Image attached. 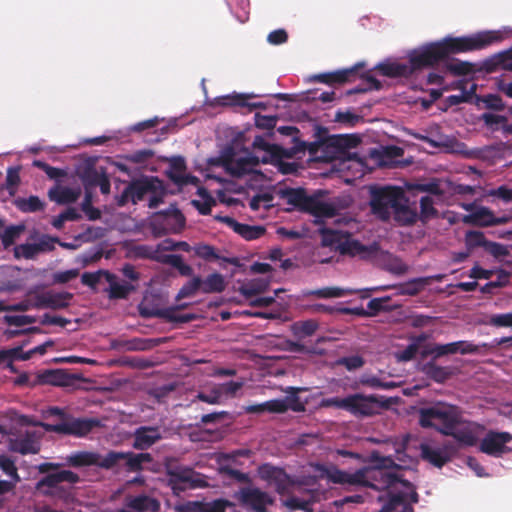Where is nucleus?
Segmentation results:
<instances>
[{
    "instance_id": "nucleus-44",
    "label": "nucleus",
    "mask_w": 512,
    "mask_h": 512,
    "mask_svg": "<svg viewBox=\"0 0 512 512\" xmlns=\"http://www.w3.org/2000/svg\"><path fill=\"white\" fill-rule=\"evenodd\" d=\"M314 501V495L312 493H309L307 499H299L296 497H292L288 500H286L285 504L289 508L292 509H301L305 511L310 510V505Z\"/></svg>"
},
{
    "instance_id": "nucleus-49",
    "label": "nucleus",
    "mask_w": 512,
    "mask_h": 512,
    "mask_svg": "<svg viewBox=\"0 0 512 512\" xmlns=\"http://www.w3.org/2000/svg\"><path fill=\"white\" fill-rule=\"evenodd\" d=\"M455 354H473L478 352V346L469 341L454 342Z\"/></svg>"
},
{
    "instance_id": "nucleus-5",
    "label": "nucleus",
    "mask_w": 512,
    "mask_h": 512,
    "mask_svg": "<svg viewBox=\"0 0 512 512\" xmlns=\"http://www.w3.org/2000/svg\"><path fill=\"white\" fill-rule=\"evenodd\" d=\"M360 228V224L353 219H338L335 228L322 229V244L341 254L368 258L373 254L374 247H367L353 237Z\"/></svg>"
},
{
    "instance_id": "nucleus-28",
    "label": "nucleus",
    "mask_w": 512,
    "mask_h": 512,
    "mask_svg": "<svg viewBox=\"0 0 512 512\" xmlns=\"http://www.w3.org/2000/svg\"><path fill=\"white\" fill-rule=\"evenodd\" d=\"M483 121L493 131H502L505 134L512 133V124L508 123V119L504 115L493 112L483 114Z\"/></svg>"
},
{
    "instance_id": "nucleus-12",
    "label": "nucleus",
    "mask_w": 512,
    "mask_h": 512,
    "mask_svg": "<svg viewBox=\"0 0 512 512\" xmlns=\"http://www.w3.org/2000/svg\"><path fill=\"white\" fill-rule=\"evenodd\" d=\"M40 436L41 433L35 428L20 431L18 434H14L9 438V449L21 454H35L40 449Z\"/></svg>"
},
{
    "instance_id": "nucleus-10",
    "label": "nucleus",
    "mask_w": 512,
    "mask_h": 512,
    "mask_svg": "<svg viewBox=\"0 0 512 512\" xmlns=\"http://www.w3.org/2000/svg\"><path fill=\"white\" fill-rule=\"evenodd\" d=\"M236 498L249 512H265L267 507L274 503L272 495L254 486L240 489L236 494Z\"/></svg>"
},
{
    "instance_id": "nucleus-45",
    "label": "nucleus",
    "mask_w": 512,
    "mask_h": 512,
    "mask_svg": "<svg viewBox=\"0 0 512 512\" xmlns=\"http://www.w3.org/2000/svg\"><path fill=\"white\" fill-rule=\"evenodd\" d=\"M425 372L430 378L434 379L437 382L445 381L450 375V372L448 371L447 368L435 365H428L425 368Z\"/></svg>"
},
{
    "instance_id": "nucleus-25",
    "label": "nucleus",
    "mask_w": 512,
    "mask_h": 512,
    "mask_svg": "<svg viewBox=\"0 0 512 512\" xmlns=\"http://www.w3.org/2000/svg\"><path fill=\"white\" fill-rule=\"evenodd\" d=\"M282 198L284 201L289 204L290 209H299L303 211H307L308 208H311L312 203L307 198L306 193L301 189H291L283 192Z\"/></svg>"
},
{
    "instance_id": "nucleus-8",
    "label": "nucleus",
    "mask_w": 512,
    "mask_h": 512,
    "mask_svg": "<svg viewBox=\"0 0 512 512\" xmlns=\"http://www.w3.org/2000/svg\"><path fill=\"white\" fill-rule=\"evenodd\" d=\"M333 169L346 183L362 178L368 171V165L356 153L342 152L334 161Z\"/></svg>"
},
{
    "instance_id": "nucleus-57",
    "label": "nucleus",
    "mask_w": 512,
    "mask_h": 512,
    "mask_svg": "<svg viewBox=\"0 0 512 512\" xmlns=\"http://www.w3.org/2000/svg\"><path fill=\"white\" fill-rule=\"evenodd\" d=\"M276 124L275 117L259 116L256 119V125L261 128L272 129Z\"/></svg>"
},
{
    "instance_id": "nucleus-7",
    "label": "nucleus",
    "mask_w": 512,
    "mask_h": 512,
    "mask_svg": "<svg viewBox=\"0 0 512 512\" xmlns=\"http://www.w3.org/2000/svg\"><path fill=\"white\" fill-rule=\"evenodd\" d=\"M149 454L140 453H120L110 452L105 456L97 453L80 451L70 454L66 457L67 464L73 467L99 466L102 468H111L123 462L131 470L141 468L144 461L149 460Z\"/></svg>"
},
{
    "instance_id": "nucleus-42",
    "label": "nucleus",
    "mask_w": 512,
    "mask_h": 512,
    "mask_svg": "<svg viewBox=\"0 0 512 512\" xmlns=\"http://www.w3.org/2000/svg\"><path fill=\"white\" fill-rule=\"evenodd\" d=\"M486 323L495 327H512V312L490 315Z\"/></svg>"
},
{
    "instance_id": "nucleus-48",
    "label": "nucleus",
    "mask_w": 512,
    "mask_h": 512,
    "mask_svg": "<svg viewBox=\"0 0 512 512\" xmlns=\"http://www.w3.org/2000/svg\"><path fill=\"white\" fill-rule=\"evenodd\" d=\"M355 71V68L352 69H346L342 71H338L332 75L329 76H321L322 81L324 82H344L347 81Z\"/></svg>"
},
{
    "instance_id": "nucleus-37",
    "label": "nucleus",
    "mask_w": 512,
    "mask_h": 512,
    "mask_svg": "<svg viewBox=\"0 0 512 512\" xmlns=\"http://www.w3.org/2000/svg\"><path fill=\"white\" fill-rule=\"evenodd\" d=\"M24 226H10L7 229H3L1 239L4 248H8L14 244L15 240L18 239L24 232Z\"/></svg>"
},
{
    "instance_id": "nucleus-35",
    "label": "nucleus",
    "mask_w": 512,
    "mask_h": 512,
    "mask_svg": "<svg viewBox=\"0 0 512 512\" xmlns=\"http://www.w3.org/2000/svg\"><path fill=\"white\" fill-rule=\"evenodd\" d=\"M226 283L222 275L215 273L201 280V291L204 293L221 292L225 289Z\"/></svg>"
},
{
    "instance_id": "nucleus-53",
    "label": "nucleus",
    "mask_w": 512,
    "mask_h": 512,
    "mask_svg": "<svg viewBox=\"0 0 512 512\" xmlns=\"http://www.w3.org/2000/svg\"><path fill=\"white\" fill-rule=\"evenodd\" d=\"M349 291L341 288H326L322 290H318L316 294L323 298H334V297H342L346 295Z\"/></svg>"
},
{
    "instance_id": "nucleus-36",
    "label": "nucleus",
    "mask_w": 512,
    "mask_h": 512,
    "mask_svg": "<svg viewBox=\"0 0 512 512\" xmlns=\"http://www.w3.org/2000/svg\"><path fill=\"white\" fill-rule=\"evenodd\" d=\"M450 354H455L454 342L447 344L425 345L421 352L423 357L431 355L434 358H439Z\"/></svg>"
},
{
    "instance_id": "nucleus-13",
    "label": "nucleus",
    "mask_w": 512,
    "mask_h": 512,
    "mask_svg": "<svg viewBox=\"0 0 512 512\" xmlns=\"http://www.w3.org/2000/svg\"><path fill=\"white\" fill-rule=\"evenodd\" d=\"M463 208L469 212L468 215L463 217V221L468 224L477 226H493L497 224L506 223L507 217L498 218L487 207L478 206L476 204H463Z\"/></svg>"
},
{
    "instance_id": "nucleus-29",
    "label": "nucleus",
    "mask_w": 512,
    "mask_h": 512,
    "mask_svg": "<svg viewBox=\"0 0 512 512\" xmlns=\"http://www.w3.org/2000/svg\"><path fill=\"white\" fill-rule=\"evenodd\" d=\"M240 454H241L240 452L233 453V454L219 453V454H215L213 456V459L218 464V469L221 472H226L233 476H238L240 473L237 471L236 457Z\"/></svg>"
},
{
    "instance_id": "nucleus-54",
    "label": "nucleus",
    "mask_w": 512,
    "mask_h": 512,
    "mask_svg": "<svg viewBox=\"0 0 512 512\" xmlns=\"http://www.w3.org/2000/svg\"><path fill=\"white\" fill-rule=\"evenodd\" d=\"M487 195L501 198L504 201L512 200V190L506 188L505 186H501L497 189H491L487 192Z\"/></svg>"
},
{
    "instance_id": "nucleus-4",
    "label": "nucleus",
    "mask_w": 512,
    "mask_h": 512,
    "mask_svg": "<svg viewBox=\"0 0 512 512\" xmlns=\"http://www.w3.org/2000/svg\"><path fill=\"white\" fill-rule=\"evenodd\" d=\"M419 423L424 428L452 435L460 446L476 444L484 431L477 423L462 421L461 411L456 406L442 402L421 409Z\"/></svg>"
},
{
    "instance_id": "nucleus-50",
    "label": "nucleus",
    "mask_w": 512,
    "mask_h": 512,
    "mask_svg": "<svg viewBox=\"0 0 512 512\" xmlns=\"http://www.w3.org/2000/svg\"><path fill=\"white\" fill-rule=\"evenodd\" d=\"M264 288V284L256 281H251L250 283L244 284L240 288V292L246 298H249L258 292L262 291Z\"/></svg>"
},
{
    "instance_id": "nucleus-17",
    "label": "nucleus",
    "mask_w": 512,
    "mask_h": 512,
    "mask_svg": "<svg viewBox=\"0 0 512 512\" xmlns=\"http://www.w3.org/2000/svg\"><path fill=\"white\" fill-rule=\"evenodd\" d=\"M379 406L374 398L361 394L347 397L346 410L354 415H372L377 412Z\"/></svg>"
},
{
    "instance_id": "nucleus-23",
    "label": "nucleus",
    "mask_w": 512,
    "mask_h": 512,
    "mask_svg": "<svg viewBox=\"0 0 512 512\" xmlns=\"http://www.w3.org/2000/svg\"><path fill=\"white\" fill-rule=\"evenodd\" d=\"M273 196L269 193L258 194L250 202V208L257 213V217L265 219L274 211Z\"/></svg>"
},
{
    "instance_id": "nucleus-34",
    "label": "nucleus",
    "mask_w": 512,
    "mask_h": 512,
    "mask_svg": "<svg viewBox=\"0 0 512 512\" xmlns=\"http://www.w3.org/2000/svg\"><path fill=\"white\" fill-rule=\"evenodd\" d=\"M146 192L145 187L142 184L134 183L127 186L119 199V205H124L128 201L137 203L140 201Z\"/></svg>"
},
{
    "instance_id": "nucleus-32",
    "label": "nucleus",
    "mask_w": 512,
    "mask_h": 512,
    "mask_svg": "<svg viewBox=\"0 0 512 512\" xmlns=\"http://www.w3.org/2000/svg\"><path fill=\"white\" fill-rule=\"evenodd\" d=\"M377 154L381 157L379 164L382 166H393L398 158L403 155V149L397 146L382 147Z\"/></svg>"
},
{
    "instance_id": "nucleus-61",
    "label": "nucleus",
    "mask_w": 512,
    "mask_h": 512,
    "mask_svg": "<svg viewBox=\"0 0 512 512\" xmlns=\"http://www.w3.org/2000/svg\"><path fill=\"white\" fill-rule=\"evenodd\" d=\"M342 363L349 369H357L362 366L363 361L360 357L354 356L350 358H345Z\"/></svg>"
},
{
    "instance_id": "nucleus-55",
    "label": "nucleus",
    "mask_w": 512,
    "mask_h": 512,
    "mask_svg": "<svg viewBox=\"0 0 512 512\" xmlns=\"http://www.w3.org/2000/svg\"><path fill=\"white\" fill-rule=\"evenodd\" d=\"M267 40L271 44H282L287 40V34L283 29L275 30L268 35Z\"/></svg>"
},
{
    "instance_id": "nucleus-39",
    "label": "nucleus",
    "mask_w": 512,
    "mask_h": 512,
    "mask_svg": "<svg viewBox=\"0 0 512 512\" xmlns=\"http://www.w3.org/2000/svg\"><path fill=\"white\" fill-rule=\"evenodd\" d=\"M318 328L314 320L300 321L293 324V331L298 337H307L312 335Z\"/></svg>"
},
{
    "instance_id": "nucleus-16",
    "label": "nucleus",
    "mask_w": 512,
    "mask_h": 512,
    "mask_svg": "<svg viewBox=\"0 0 512 512\" xmlns=\"http://www.w3.org/2000/svg\"><path fill=\"white\" fill-rule=\"evenodd\" d=\"M160 502L149 495L128 496L124 507L119 512H157Z\"/></svg>"
},
{
    "instance_id": "nucleus-38",
    "label": "nucleus",
    "mask_w": 512,
    "mask_h": 512,
    "mask_svg": "<svg viewBox=\"0 0 512 512\" xmlns=\"http://www.w3.org/2000/svg\"><path fill=\"white\" fill-rule=\"evenodd\" d=\"M254 97L253 94H231L227 96H222L217 99V102L221 105H239V106H247L250 105L248 100Z\"/></svg>"
},
{
    "instance_id": "nucleus-27",
    "label": "nucleus",
    "mask_w": 512,
    "mask_h": 512,
    "mask_svg": "<svg viewBox=\"0 0 512 512\" xmlns=\"http://www.w3.org/2000/svg\"><path fill=\"white\" fill-rule=\"evenodd\" d=\"M161 437L156 428L141 427L135 432L134 446L138 449H146L154 444Z\"/></svg>"
},
{
    "instance_id": "nucleus-51",
    "label": "nucleus",
    "mask_w": 512,
    "mask_h": 512,
    "mask_svg": "<svg viewBox=\"0 0 512 512\" xmlns=\"http://www.w3.org/2000/svg\"><path fill=\"white\" fill-rule=\"evenodd\" d=\"M268 259L275 264L279 262V266L283 269H287L291 265V262L288 259L282 260V251L279 248L271 249L268 253Z\"/></svg>"
},
{
    "instance_id": "nucleus-47",
    "label": "nucleus",
    "mask_w": 512,
    "mask_h": 512,
    "mask_svg": "<svg viewBox=\"0 0 512 512\" xmlns=\"http://www.w3.org/2000/svg\"><path fill=\"white\" fill-rule=\"evenodd\" d=\"M197 290H201V279L195 277L185 284L180 292L179 297H187L193 295Z\"/></svg>"
},
{
    "instance_id": "nucleus-33",
    "label": "nucleus",
    "mask_w": 512,
    "mask_h": 512,
    "mask_svg": "<svg viewBox=\"0 0 512 512\" xmlns=\"http://www.w3.org/2000/svg\"><path fill=\"white\" fill-rule=\"evenodd\" d=\"M192 204L201 214H208L212 206L215 205V199L208 194L206 189L198 187L197 198L192 200Z\"/></svg>"
},
{
    "instance_id": "nucleus-2",
    "label": "nucleus",
    "mask_w": 512,
    "mask_h": 512,
    "mask_svg": "<svg viewBox=\"0 0 512 512\" xmlns=\"http://www.w3.org/2000/svg\"><path fill=\"white\" fill-rule=\"evenodd\" d=\"M510 30L482 31L466 37H447L442 41L430 43L414 49L408 54V63L397 60H386L377 65L376 69L384 76L406 77L414 71L445 59L451 53L467 52L482 49L504 39Z\"/></svg>"
},
{
    "instance_id": "nucleus-58",
    "label": "nucleus",
    "mask_w": 512,
    "mask_h": 512,
    "mask_svg": "<svg viewBox=\"0 0 512 512\" xmlns=\"http://www.w3.org/2000/svg\"><path fill=\"white\" fill-rule=\"evenodd\" d=\"M8 352V357H12L19 360H28L33 356L31 350L22 352L21 349L15 348L11 350H6Z\"/></svg>"
},
{
    "instance_id": "nucleus-24",
    "label": "nucleus",
    "mask_w": 512,
    "mask_h": 512,
    "mask_svg": "<svg viewBox=\"0 0 512 512\" xmlns=\"http://www.w3.org/2000/svg\"><path fill=\"white\" fill-rule=\"evenodd\" d=\"M241 385L239 382L230 381L217 386L211 394L200 393L198 397L210 404L219 403L223 395L235 394L241 388Z\"/></svg>"
},
{
    "instance_id": "nucleus-14",
    "label": "nucleus",
    "mask_w": 512,
    "mask_h": 512,
    "mask_svg": "<svg viewBox=\"0 0 512 512\" xmlns=\"http://www.w3.org/2000/svg\"><path fill=\"white\" fill-rule=\"evenodd\" d=\"M288 409L301 411L303 404L294 394L286 396L284 399H274L257 405H250L245 408L249 413H262L265 411L281 413Z\"/></svg>"
},
{
    "instance_id": "nucleus-41",
    "label": "nucleus",
    "mask_w": 512,
    "mask_h": 512,
    "mask_svg": "<svg viewBox=\"0 0 512 512\" xmlns=\"http://www.w3.org/2000/svg\"><path fill=\"white\" fill-rule=\"evenodd\" d=\"M17 206L24 212H35L42 208V203L39 198L30 196L29 198L18 199Z\"/></svg>"
},
{
    "instance_id": "nucleus-43",
    "label": "nucleus",
    "mask_w": 512,
    "mask_h": 512,
    "mask_svg": "<svg viewBox=\"0 0 512 512\" xmlns=\"http://www.w3.org/2000/svg\"><path fill=\"white\" fill-rule=\"evenodd\" d=\"M44 301L46 306L54 309L63 308L68 304V299L63 294L47 293L44 296Z\"/></svg>"
},
{
    "instance_id": "nucleus-64",
    "label": "nucleus",
    "mask_w": 512,
    "mask_h": 512,
    "mask_svg": "<svg viewBox=\"0 0 512 512\" xmlns=\"http://www.w3.org/2000/svg\"><path fill=\"white\" fill-rule=\"evenodd\" d=\"M497 89L507 95L508 97L512 98V82H505V81H498L497 82Z\"/></svg>"
},
{
    "instance_id": "nucleus-59",
    "label": "nucleus",
    "mask_w": 512,
    "mask_h": 512,
    "mask_svg": "<svg viewBox=\"0 0 512 512\" xmlns=\"http://www.w3.org/2000/svg\"><path fill=\"white\" fill-rule=\"evenodd\" d=\"M195 253L203 258H211L216 256L214 249L209 245H199L195 247Z\"/></svg>"
},
{
    "instance_id": "nucleus-1",
    "label": "nucleus",
    "mask_w": 512,
    "mask_h": 512,
    "mask_svg": "<svg viewBox=\"0 0 512 512\" xmlns=\"http://www.w3.org/2000/svg\"><path fill=\"white\" fill-rule=\"evenodd\" d=\"M409 439V436H405L391 444L395 452L393 457H384L378 452H373V465L355 472L309 464L307 472L312 476L307 481L296 483L282 469L265 464L258 469V475L268 487L274 488L279 494L294 492L299 485L312 486L316 478H326L345 486H368L382 491L378 496L379 501L383 503L380 512H413L412 504L418 501V495L415 487L404 480L400 473L416 463L415 457L410 453Z\"/></svg>"
},
{
    "instance_id": "nucleus-22",
    "label": "nucleus",
    "mask_w": 512,
    "mask_h": 512,
    "mask_svg": "<svg viewBox=\"0 0 512 512\" xmlns=\"http://www.w3.org/2000/svg\"><path fill=\"white\" fill-rule=\"evenodd\" d=\"M454 450L449 447L432 448L427 444L421 445V454L424 459L437 467L443 466L450 458Z\"/></svg>"
},
{
    "instance_id": "nucleus-30",
    "label": "nucleus",
    "mask_w": 512,
    "mask_h": 512,
    "mask_svg": "<svg viewBox=\"0 0 512 512\" xmlns=\"http://www.w3.org/2000/svg\"><path fill=\"white\" fill-rule=\"evenodd\" d=\"M158 218L165 224V232H178L182 229L185 222L183 215L178 210L159 215Z\"/></svg>"
},
{
    "instance_id": "nucleus-15",
    "label": "nucleus",
    "mask_w": 512,
    "mask_h": 512,
    "mask_svg": "<svg viewBox=\"0 0 512 512\" xmlns=\"http://www.w3.org/2000/svg\"><path fill=\"white\" fill-rule=\"evenodd\" d=\"M512 441V435L508 432H488L483 438L480 449L482 452L498 456L508 451L507 444Z\"/></svg>"
},
{
    "instance_id": "nucleus-3",
    "label": "nucleus",
    "mask_w": 512,
    "mask_h": 512,
    "mask_svg": "<svg viewBox=\"0 0 512 512\" xmlns=\"http://www.w3.org/2000/svg\"><path fill=\"white\" fill-rule=\"evenodd\" d=\"M253 147L256 155L249 151H241L232 155H222L219 158L210 159V166L222 167L225 171L235 177L250 176L251 187L263 186L266 179L265 175L257 167L259 162L270 163L277 166L282 173L290 172L288 165H284L282 160L288 157V152L281 147L271 144L262 136L255 137Z\"/></svg>"
},
{
    "instance_id": "nucleus-52",
    "label": "nucleus",
    "mask_w": 512,
    "mask_h": 512,
    "mask_svg": "<svg viewBox=\"0 0 512 512\" xmlns=\"http://www.w3.org/2000/svg\"><path fill=\"white\" fill-rule=\"evenodd\" d=\"M110 289L112 296L125 297L131 290V286L128 283L111 282Z\"/></svg>"
},
{
    "instance_id": "nucleus-20",
    "label": "nucleus",
    "mask_w": 512,
    "mask_h": 512,
    "mask_svg": "<svg viewBox=\"0 0 512 512\" xmlns=\"http://www.w3.org/2000/svg\"><path fill=\"white\" fill-rule=\"evenodd\" d=\"M234 505L225 500H216L210 503L189 502L177 507L179 512H225Z\"/></svg>"
},
{
    "instance_id": "nucleus-31",
    "label": "nucleus",
    "mask_w": 512,
    "mask_h": 512,
    "mask_svg": "<svg viewBox=\"0 0 512 512\" xmlns=\"http://www.w3.org/2000/svg\"><path fill=\"white\" fill-rule=\"evenodd\" d=\"M427 339L425 335H421L414 339L404 350H399L394 352V356L398 361H409L411 360L416 353L420 350V353L422 352V349L425 346H422V343Z\"/></svg>"
},
{
    "instance_id": "nucleus-63",
    "label": "nucleus",
    "mask_w": 512,
    "mask_h": 512,
    "mask_svg": "<svg viewBox=\"0 0 512 512\" xmlns=\"http://www.w3.org/2000/svg\"><path fill=\"white\" fill-rule=\"evenodd\" d=\"M484 102L488 107L499 109L503 107L502 100L496 95H488L485 97Z\"/></svg>"
},
{
    "instance_id": "nucleus-40",
    "label": "nucleus",
    "mask_w": 512,
    "mask_h": 512,
    "mask_svg": "<svg viewBox=\"0 0 512 512\" xmlns=\"http://www.w3.org/2000/svg\"><path fill=\"white\" fill-rule=\"evenodd\" d=\"M0 468L12 478V481H9L10 483H13V487L16 485L17 482L20 481V477L17 474V469L15 467V464L12 460H10L8 457L0 455Z\"/></svg>"
},
{
    "instance_id": "nucleus-26",
    "label": "nucleus",
    "mask_w": 512,
    "mask_h": 512,
    "mask_svg": "<svg viewBox=\"0 0 512 512\" xmlns=\"http://www.w3.org/2000/svg\"><path fill=\"white\" fill-rule=\"evenodd\" d=\"M170 178L179 186L192 184L197 186L198 179L185 174L184 160L180 157L173 159V165L169 172Z\"/></svg>"
},
{
    "instance_id": "nucleus-6",
    "label": "nucleus",
    "mask_w": 512,
    "mask_h": 512,
    "mask_svg": "<svg viewBox=\"0 0 512 512\" xmlns=\"http://www.w3.org/2000/svg\"><path fill=\"white\" fill-rule=\"evenodd\" d=\"M370 204L373 214L382 220L388 219L392 214L404 223L415 219L401 188L387 186L371 189Z\"/></svg>"
},
{
    "instance_id": "nucleus-60",
    "label": "nucleus",
    "mask_w": 512,
    "mask_h": 512,
    "mask_svg": "<svg viewBox=\"0 0 512 512\" xmlns=\"http://www.w3.org/2000/svg\"><path fill=\"white\" fill-rule=\"evenodd\" d=\"M323 404L326 406H334V407L346 410L347 397H345V398H339V397L328 398L323 401Z\"/></svg>"
},
{
    "instance_id": "nucleus-9",
    "label": "nucleus",
    "mask_w": 512,
    "mask_h": 512,
    "mask_svg": "<svg viewBox=\"0 0 512 512\" xmlns=\"http://www.w3.org/2000/svg\"><path fill=\"white\" fill-rule=\"evenodd\" d=\"M50 415L59 416V422L56 424H40L46 431H51L59 434H71L75 436H84L88 434L94 422L88 419H68L64 417L63 412L58 408H50L47 411Z\"/></svg>"
},
{
    "instance_id": "nucleus-11",
    "label": "nucleus",
    "mask_w": 512,
    "mask_h": 512,
    "mask_svg": "<svg viewBox=\"0 0 512 512\" xmlns=\"http://www.w3.org/2000/svg\"><path fill=\"white\" fill-rule=\"evenodd\" d=\"M55 243L56 240L49 236L31 237L14 248V256L17 259H33L40 253L52 250Z\"/></svg>"
},
{
    "instance_id": "nucleus-18",
    "label": "nucleus",
    "mask_w": 512,
    "mask_h": 512,
    "mask_svg": "<svg viewBox=\"0 0 512 512\" xmlns=\"http://www.w3.org/2000/svg\"><path fill=\"white\" fill-rule=\"evenodd\" d=\"M78 476L69 470H62L53 474H49L37 484V489L47 494H54L58 489V485L62 482L70 484L78 481Z\"/></svg>"
},
{
    "instance_id": "nucleus-62",
    "label": "nucleus",
    "mask_w": 512,
    "mask_h": 512,
    "mask_svg": "<svg viewBox=\"0 0 512 512\" xmlns=\"http://www.w3.org/2000/svg\"><path fill=\"white\" fill-rule=\"evenodd\" d=\"M470 276L475 279H477V278L488 279L491 276V271L484 270L478 266H475L471 269Z\"/></svg>"
},
{
    "instance_id": "nucleus-56",
    "label": "nucleus",
    "mask_w": 512,
    "mask_h": 512,
    "mask_svg": "<svg viewBox=\"0 0 512 512\" xmlns=\"http://www.w3.org/2000/svg\"><path fill=\"white\" fill-rule=\"evenodd\" d=\"M161 315L170 320V321H175V322H187L190 320V317L189 316H185V315H176V311L174 309H165L161 312Z\"/></svg>"
},
{
    "instance_id": "nucleus-21",
    "label": "nucleus",
    "mask_w": 512,
    "mask_h": 512,
    "mask_svg": "<svg viewBox=\"0 0 512 512\" xmlns=\"http://www.w3.org/2000/svg\"><path fill=\"white\" fill-rule=\"evenodd\" d=\"M49 198L58 204H69L75 202L81 195L79 186L55 185L48 192Z\"/></svg>"
},
{
    "instance_id": "nucleus-46",
    "label": "nucleus",
    "mask_w": 512,
    "mask_h": 512,
    "mask_svg": "<svg viewBox=\"0 0 512 512\" xmlns=\"http://www.w3.org/2000/svg\"><path fill=\"white\" fill-rule=\"evenodd\" d=\"M62 374L57 370H47L38 376V382L42 384L60 385Z\"/></svg>"
},
{
    "instance_id": "nucleus-19",
    "label": "nucleus",
    "mask_w": 512,
    "mask_h": 512,
    "mask_svg": "<svg viewBox=\"0 0 512 512\" xmlns=\"http://www.w3.org/2000/svg\"><path fill=\"white\" fill-rule=\"evenodd\" d=\"M217 219L226 224L230 229H232L245 240L258 239L265 233V228L260 225H247L239 223L235 219L228 216L217 217Z\"/></svg>"
}]
</instances>
